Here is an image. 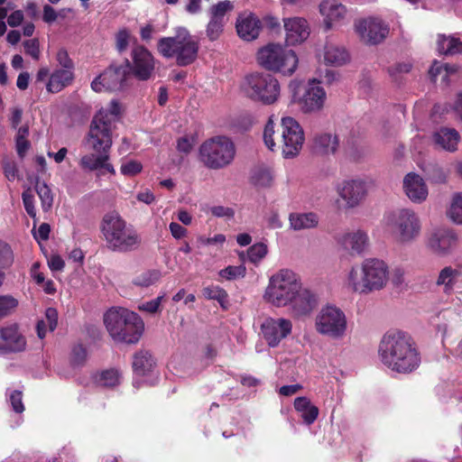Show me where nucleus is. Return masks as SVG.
Listing matches in <instances>:
<instances>
[{
  "instance_id": "nucleus-1",
  "label": "nucleus",
  "mask_w": 462,
  "mask_h": 462,
  "mask_svg": "<svg viewBox=\"0 0 462 462\" xmlns=\"http://www.w3.org/2000/svg\"><path fill=\"white\" fill-rule=\"evenodd\" d=\"M120 117L121 106L116 100H112L94 116L86 138V145L94 152L81 157V168L93 171L101 169L104 161L109 160V151L113 144L112 131Z\"/></svg>"
},
{
  "instance_id": "nucleus-2",
  "label": "nucleus",
  "mask_w": 462,
  "mask_h": 462,
  "mask_svg": "<svg viewBox=\"0 0 462 462\" xmlns=\"http://www.w3.org/2000/svg\"><path fill=\"white\" fill-rule=\"evenodd\" d=\"M378 355L386 367L401 374L412 372L420 363L411 337L401 330L384 334L379 344Z\"/></svg>"
},
{
  "instance_id": "nucleus-3",
  "label": "nucleus",
  "mask_w": 462,
  "mask_h": 462,
  "mask_svg": "<svg viewBox=\"0 0 462 462\" xmlns=\"http://www.w3.org/2000/svg\"><path fill=\"white\" fill-rule=\"evenodd\" d=\"M388 281V264L379 258H367L350 269L346 275V287L353 292L367 295L383 289Z\"/></svg>"
},
{
  "instance_id": "nucleus-4",
  "label": "nucleus",
  "mask_w": 462,
  "mask_h": 462,
  "mask_svg": "<svg viewBox=\"0 0 462 462\" xmlns=\"http://www.w3.org/2000/svg\"><path fill=\"white\" fill-rule=\"evenodd\" d=\"M100 229L106 247L112 252H132L142 243L139 233L116 211L103 217Z\"/></svg>"
},
{
  "instance_id": "nucleus-5",
  "label": "nucleus",
  "mask_w": 462,
  "mask_h": 462,
  "mask_svg": "<svg viewBox=\"0 0 462 462\" xmlns=\"http://www.w3.org/2000/svg\"><path fill=\"white\" fill-rule=\"evenodd\" d=\"M382 224L393 241L400 246L411 245L419 239L422 232L420 216L410 208H399L386 212Z\"/></svg>"
},
{
  "instance_id": "nucleus-6",
  "label": "nucleus",
  "mask_w": 462,
  "mask_h": 462,
  "mask_svg": "<svg viewBox=\"0 0 462 462\" xmlns=\"http://www.w3.org/2000/svg\"><path fill=\"white\" fill-rule=\"evenodd\" d=\"M104 323L111 336L117 342L136 343L143 330L140 316L125 308H111L104 315Z\"/></svg>"
},
{
  "instance_id": "nucleus-7",
  "label": "nucleus",
  "mask_w": 462,
  "mask_h": 462,
  "mask_svg": "<svg viewBox=\"0 0 462 462\" xmlns=\"http://www.w3.org/2000/svg\"><path fill=\"white\" fill-rule=\"evenodd\" d=\"M239 91L244 97L253 102L271 106L280 99L281 85L272 74L254 71L242 79Z\"/></svg>"
},
{
  "instance_id": "nucleus-8",
  "label": "nucleus",
  "mask_w": 462,
  "mask_h": 462,
  "mask_svg": "<svg viewBox=\"0 0 462 462\" xmlns=\"http://www.w3.org/2000/svg\"><path fill=\"white\" fill-rule=\"evenodd\" d=\"M158 51L163 57L174 58L179 66H187L196 60L199 44L186 28L180 27L175 36L159 41Z\"/></svg>"
},
{
  "instance_id": "nucleus-9",
  "label": "nucleus",
  "mask_w": 462,
  "mask_h": 462,
  "mask_svg": "<svg viewBox=\"0 0 462 462\" xmlns=\"http://www.w3.org/2000/svg\"><path fill=\"white\" fill-rule=\"evenodd\" d=\"M300 284V278L296 273L282 269L270 277L263 299L274 307H287Z\"/></svg>"
},
{
  "instance_id": "nucleus-10",
  "label": "nucleus",
  "mask_w": 462,
  "mask_h": 462,
  "mask_svg": "<svg viewBox=\"0 0 462 462\" xmlns=\"http://www.w3.org/2000/svg\"><path fill=\"white\" fill-rule=\"evenodd\" d=\"M291 103L298 105L305 114L320 111L327 100V93L316 79H309L306 83L293 79L289 83Z\"/></svg>"
},
{
  "instance_id": "nucleus-11",
  "label": "nucleus",
  "mask_w": 462,
  "mask_h": 462,
  "mask_svg": "<svg viewBox=\"0 0 462 462\" xmlns=\"http://www.w3.org/2000/svg\"><path fill=\"white\" fill-rule=\"evenodd\" d=\"M257 61L267 70L291 76L298 68L299 58L294 51L282 44L269 43L258 51Z\"/></svg>"
},
{
  "instance_id": "nucleus-12",
  "label": "nucleus",
  "mask_w": 462,
  "mask_h": 462,
  "mask_svg": "<svg viewBox=\"0 0 462 462\" xmlns=\"http://www.w3.org/2000/svg\"><path fill=\"white\" fill-rule=\"evenodd\" d=\"M235 156V143L225 135L209 138L199 147L200 161L208 169H223L232 163Z\"/></svg>"
},
{
  "instance_id": "nucleus-13",
  "label": "nucleus",
  "mask_w": 462,
  "mask_h": 462,
  "mask_svg": "<svg viewBox=\"0 0 462 462\" xmlns=\"http://www.w3.org/2000/svg\"><path fill=\"white\" fill-rule=\"evenodd\" d=\"M315 328L322 336L341 339L346 336L347 320L345 312L333 304L323 306L315 318Z\"/></svg>"
},
{
  "instance_id": "nucleus-14",
  "label": "nucleus",
  "mask_w": 462,
  "mask_h": 462,
  "mask_svg": "<svg viewBox=\"0 0 462 462\" xmlns=\"http://www.w3.org/2000/svg\"><path fill=\"white\" fill-rule=\"evenodd\" d=\"M282 125V154L285 159L297 157L305 142L304 131L300 123L291 116H284Z\"/></svg>"
},
{
  "instance_id": "nucleus-15",
  "label": "nucleus",
  "mask_w": 462,
  "mask_h": 462,
  "mask_svg": "<svg viewBox=\"0 0 462 462\" xmlns=\"http://www.w3.org/2000/svg\"><path fill=\"white\" fill-rule=\"evenodd\" d=\"M354 31L365 44L376 45L386 39L390 27L379 16H366L355 20Z\"/></svg>"
},
{
  "instance_id": "nucleus-16",
  "label": "nucleus",
  "mask_w": 462,
  "mask_h": 462,
  "mask_svg": "<svg viewBox=\"0 0 462 462\" xmlns=\"http://www.w3.org/2000/svg\"><path fill=\"white\" fill-rule=\"evenodd\" d=\"M458 243L457 234L446 226L431 228L425 236V246L433 254L448 256L457 248Z\"/></svg>"
},
{
  "instance_id": "nucleus-17",
  "label": "nucleus",
  "mask_w": 462,
  "mask_h": 462,
  "mask_svg": "<svg viewBox=\"0 0 462 462\" xmlns=\"http://www.w3.org/2000/svg\"><path fill=\"white\" fill-rule=\"evenodd\" d=\"M319 302V295L314 291L303 287L301 283L287 307L294 319H301L310 317Z\"/></svg>"
},
{
  "instance_id": "nucleus-18",
  "label": "nucleus",
  "mask_w": 462,
  "mask_h": 462,
  "mask_svg": "<svg viewBox=\"0 0 462 462\" xmlns=\"http://www.w3.org/2000/svg\"><path fill=\"white\" fill-rule=\"evenodd\" d=\"M370 183L365 179L344 180L337 187V192L345 201L346 208H355L365 200Z\"/></svg>"
},
{
  "instance_id": "nucleus-19",
  "label": "nucleus",
  "mask_w": 462,
  "mask_h": 462,
  "mask_svg": "<svg viewBox=\"0 0 462 462\" xmlns=\"http://www.w3.org/2000/svg\"><path fill=\"white\" fill-rule=\"evenodd\" d=\"M319 12L327 30L339 29L348 22V9L338 0H322Z\"/></svg>"
},
{
  "instance_id": "nucleus-20",
  "label": "nucleus",
  "mask_w": 462,
  "mask_h": 462,
  "mask_svg": "<svg viewBox=\"0 0 462 462\" xmlns=\"http://www.w3.org/2000/svg\"><path fill=\"white\" fill-rule=\"evenodd\" d=\"M292 331V322L285 318H267L261 325L263 337L271 347L279 346Z\"/></svg>"
},
{
  "instance_id": "nucleus-21",
  "label": "nucleus",
  "mask_w": 462,
  "mask_h": 462,
  "mask_svg": "<svg viewBox=\"0 0 462 462\" xmlns=\"http://www.w3.org/2000/svg\"><path fill=\"white\" fill-rule=\"evenodd\" d=\"M127 69L128 65L125 67L110 66L91 82V88L95 92L122 89L126 79Z\"/></svg>"
},
{
  "instance_id": "nucleus-22",
  "label": "nucleus",
  "mask_w": 462,
  "mask_h": 462,
  "mask_svg": "<svg viewBox=\"0 0 462 462\" xmlns=\"http://www.w3.org/2000/svg\"><path fill=\"white\" fill-rule=\"evenodd\" d=\"M26 345V339L17 325L0 328V356L23 352Z\"/></svg>"
},
{
  "instance_id": "nucleus-23",
  "label": "nucleus",
  "mask_w": 462,
  "mask_h": 462,
  "mask_svg": "<svg viewBox=\"0 0 462 462\" xmlns=\"http://www.w3.org/2000/svg\"><path fill=\"white\" fill-rule=\"evenodd\" d=\"M285 42L289 46H294L305 42L310 33L308 21L302 17L283 18Z\"/></svg>"
},
{
  "instance_id": "nucleus-24",
  "label": "nucleus",
  "mask_w": 462,
  "mask_h": 462,
  "mask_svg": "<svg viewBox=\"0 0 462 462\" xmlns=\"http://www.w3.org/2000/svg\"><path fill=\"white\" fill-rule=\"evenodd\" d=\"M402 189L406 197L413 204H422L428 199V186L424 179L418 173H407L403 178Z\"/></svg>"
},
{
  "instance_id": "nucleus-25",
  "label": "nucleus",
  "mask_w": 462,
  "mask_h": 462,
  "mask_svg": "<svg viewBox=\"0 0 462 462\" xmlns=\"http://www.w3.org/2000/svg\"><path fill=\"white\" fill-rule=\"evenodd\" d=\"M133 72L141 80L148 79L154 69L152 54L143 46H135L132 51Z\"/></svg>"
},
{
  "instance_id": "nucleus-26",
  "label": "nucleus",
  "mask_w": 462,
  "mask_h": 462,
  "mask_svg": "<svg viewBox=\"0 0 462 462\" xmlns=\"http://www.w3.org/2000/svg\"><path fill=\"white\" fill-rule=\"evenodd\" d=\"M338 243L351 255H357L363 254L368 247L369 237L364 230L356 229L344 233Z\"/></svg>"
},
{
  "instance_id": "nucleus-27",
  "label": "nucleus",
  "mask_w": 462,
  "mask_h": 462,
  "mask_svg": "<svg viewBox=\"0 0 462 462\" xmlns=\"http://www.w3.org/2000/svg\"><path fill=\"white\" fill-rule=\"evenodd\" d=\"M155 368V361L148 351H139L134 356L133 369L134 374V386H140V380L152 375Z\"/></svg>"
},
{
  "instance_id": "nucleus-28",
  "label": "nucleus",
  "mask_w": 462,
  "mask_h": 462,
  "mask_svg": "<svg viewBox=\"0 0 462 462\" xmlns=\"http://www.w3.org/2000/svg\"><path fill=\"white\" fill-rule=\"evenodd\" d=\"M434 145L444 151L454 152L460 140L458 132L454 128L441 127L432 134Z\"/></svg>"
},
{
  "instance_id": "nucleus-29",
  "label": "nucleus",
  "mask_w": 462,
  "mask_h": 462,
  "mask_svg": "<svg viewBox=\"0 0 462 462\" xmlns=\"http://www.w3.org/2000/svg\"><path fill=\"white\" fill-rule=\"evenodd\" d=\"M261 29V22L251 14H244L236 20V31L245 41H252L258 37Z\"/></svg>"
},
{
  "instance_id": "nucleus-30",
  "label": "nucleus",
  "mask_w": 462,
  "mask_h": 462,
  "mask_svg": "<svg viewBox=\"0 0 462 462\" xmlns=\"http://www.w3.org/2000/svg\"><path fill=\"white\" fill-rule=\"evenodd\" d=\"M322 56L324 63L333 67L344 66L350 60L347 51L344 47L333 43L325 45Z\"/></svg>"
},
{
  "instance_id": "nucleus-31",
  "label": "nucleus",
  "mask_w": 462,
  "mask_h": 462,
  "mask_svg": "<svg viewBox=\"0 0 462 462\" xmlns=\"http://www.w3.org/2000/svg\"><path fill=\"white\" fill-rule=\"evenodd\" d=\"M319 222V218L314 212H292L289 215L290 228L294 231L315 228Z\"/></svg>"
},
{
  "instance_id": "nucleus-32",
  "label": "nucleus",
  "mask_w": 462,
  "mask_h": 462,
  "mask_svg": "<svg viewBox=\"0 0 462 462\" xmlns=\"http://www.w3.org/2000/svg\"><path fill=\"white\" fill-rule=\"evenodd\" d=\"M73 78V71L70 69H56L50 75L46 89L50 93H58L70 85Z\"/></svg>"
},
{
  "instance_id": "nucleus-33",
  "label": "nucleus",
  "mask_w": 462,
  "mask_h": 462,
  "mask_svg": "<svg viewBox=\"0 0 462 462\" xmlns=\"http://www.w3.org/2000/svg\"><path fill=\"white\" fill-rule=\"evenodd\" d=\"M294 409L300 413L303 422L311 425L318 419L319 411L307 397H297L294 400Z\"/></svg>"
},
{
  "instance_id": "nucleus-34",
  "label": "nucleus",
  "mask_w": 462,
  "mask_h": 462,
  "mask_svg": "<svg viewBox=\"0 0 462 462\" xmlns=\"http://www.w3.org/2000/svg\"><path fill=\"white\" fill-rule=\"evenodd\" d=\"M460 275L461 272L459 269L452 266H446L440 270L436 284L438 286H441L446 294H451L455 291L456 284Z\"/></svg>"
},
{
  "instance_id": "nucleus-35",
  "label": "nucleus",
  "mask_w": 462,
  "mask_h": 462,
  "mask_svg": "<svg viewBox=\"0 0 462 462\" xmlns=\"http://www.w3.org/2000/svg\"><path fill=\"white\" fill-rule=\"evenodd\" d=\"M58 324V311L54 308H48L44 317L37 322L36 330L39 338L43 339L48 332H52Z\"/></svg>"
},
{
  "instance_id": "nucleus-36",
  "label": "nucleus",
  "mask_w": 462,
  "mask_h": 462,
  "mask_svg": "<svg viewBox=\"0 0 462 462\" xmlns=\"http://www.w3.org/2000/svg\"><path fill=\"white\" fill-rule=\"evenodd\" d=\"M337 137L332 134L322 133L314 138V149L319 153L332 154L337 151Z\"/></svg>"
},
{
  "instance_id": "nucleus-37",
  "label": "nucleus",
  "mask_w": 462,
  "mask_h": 462,
  "mask_svg": "<svg viewBox=\"0 0 462 462\" xmlns=\"http://www.w3.org/2000/svg\"><path fill=\"white\" fill-rule=\"evenodd\" d=\"M437 45L441 54L455 55L462 52V42L455 36L439 34Z\"/></svg>"
},
{
  "instance_id": "nucleus-38",
  "label": "nucleus",
  "mask_w": 462,
  "mask_h": 462,
  "mask_svg": "<svg viewBox=\"0 0 462 462\" xmlns=\"http://www.w3.org/2000/svg\"><path fill=\"white\" fill-rule=\"evenodd\" d=\"M162 278V273L158 269H149L135 275L132 283L139 288H149L156 285Z\"/></svg>"
},
{
  "instance_id": "nucleus-39",
  "label": "nucleus",
  "mask_w": 462,
  "mask_h": 462,
  "mask_svg": "<svg viewBox=\"0 0 462 462\" xmlns=\"http://www.w3.org/2000/svg\"><path fill=\"white\" fill-rule=\"evenodd\" d=\"M14 263V253L11 246L0 240V286L4 283L5 278V270Z\"/></svg>"
},
{
  "instance_id": "nucleus-40",
  "label": "nucleus",
  "mask_w": 462,
  "mask_h": 462,
  "mask_svg": "<svg viewBox=\"0 0 462 462\" xmlns=\"http://www.w3.org/2000/svg\"><path fill=\"white\" fill-rule=\"evenodd\" d=\"M121 374L116 369L102 371L95 376L97 384L103 387L113 388L120 383Z\"/></svg>"
},
{
  "instance_id": "nucleus-41",
  "label": "nucleus",
  "mask_w": 462,
  "mask_h": 462,
  "mask_svg": "<svg viewBox=\"0 0 462 462\" xmlns=\"http://www.w3.org/2000/svg\"><path fill=\"white\" fill-rule=\"evenodd\" d=\"M234 8L233 3L229 0L220 1L216 5H213L209 9L210 19L220 22L222 23H226V15L228 12Z\"/></svg>"
},
{
  "instance_id": "nucleus-42",
  "label": "nucleus",
  "mask_w": 462,
  "mask_h": 462,
  "mask_svg": "<svg viewBox=\"0 0 462 462\" xmlns=\"http://www.w3.org/2000/svg\"><path fill=\"white\" fill-rule=\"evenodd\" d=\"M203 296L208 300H216L223 309L228 307V296L226 291L219 286L211 285L202 291Z\"/></svg>"
},
{
  "instance_id": "nucleus-43",
  "label": "nucleus",
  "mask_w": 462,
  "mask_h": 462,
  "mask_svg": "<svg viewBox=\"0 0 462 462\" xmlns=\"http://www.w3.org/2000/svg\"><path fill=\"white\" fill-rule=\"evenodd\" d=\"M448 216L455 224L462 225V192L453 195Z\"/></svg>"
},
{
  "instance_id": "nucleus-44",
  "label": "nucleus",
  "mask_w": 462,
  "mask_h": 462,
  "mask_svg": "<svg viewBox=\"0 0 462 462\" xmlns=\"http://www.w3.org/2000/svg\"><path fill=\"white\" fill-rule=\"evenodd\" d=\"M36 192L41 199L42 208L44 211H48L53 202V196L51 189L44 182L37 181L35 185Z\"/></svg>"
},
{
  "instance_id": "nucleus-45",
  "label": "nucleus",
  "mask_w": 462,
  "mask_h": 462,
  "mask_svg": "<svg viewBox=\"0 0 462 462\" xmlns=\"http://www.w3.org/2000/svg\"><path fill=\"white\" fill-rule=\"evenodd\" d=\"M267 253V245L263 243H257L248 248L247 259L253 263H258L266 256Z\"/></svg>"
},
{
  "instance_id": "nucleus-46",
  "label": "nucleus",
  "mask_w": 462,
  "mask_h": 462,
  "mask_svg": "<svg viewBox=\"0 0 462 462\" xmlns=\"http://www.w3.org/2000/svg\"><path fill=\"white\" fill-rule=\"evenodd\" d=\"M28 134V127L22 126L18 129L16 135V150L20 157H23L30 147V143L27 140Z\"/></svg>"
},
{
  "instance_id": "nucleus-47",
  "label": "nucleus",
  "mask_w": 462,
  "mask_h": 462,
  "mask_svg": "<svg viewBox=\"0 0 462 462\" xmlns=\"http://www.w3.org/2000/svg\"><path fill=\"white\" fill-rule=\"evenodd\" d=\"M18 306V300L11 295L0 296V319L10 315Z\"/></svg>"
},
{
  "instance_id": "nucleus-48",
  "label": "nucleus",
  "mask_w": 462,
  "mask_h": 462,
  "mask_svg": "<svg viewBox=\"0 0 462 462\" xmlns=\"http://www.w3.org/2000/svg\"><path fill=\"white\" fill-rule=\"evenodd\" d=\"M255 185L260 187L270 186L273 181V174L268 169H258L252 177Z\"/></svg>"
},
{
  "instance_id": "nucleus-49",
  "label": "nucleus",
  "mask_w": 462,
  "mask_h": 462,
  "mask_svg": "<svg viewBox=\"0 0 462 462\" xmlns=\"http://www.w3.org/2000/svg\"><path fill=\"white\" fill-rule=\"evenodd\" d=\"M246 269L241 264L238 266L229 265L226 268L221 270L218 274L221 278L226 280H235L236 278L244 277L245 275Z\"/></svg>"
},
{
  "instance_id": "nucleus-50",
  "label": "nucleus",
  "mask_w": 462,
  "mask_h": 462,
  "mask_svg": "<svg viewBox=\"0 0 462 462\" xmlns=\"http://www.w3.org/2000/svg\"><path fill=\"white\" fill-rule=\"evenodd\" d=\"M165 297V293L159 295L153 300L142 302L138 305V310L140 311L147 312L149 314H155L160 310L162 302Z\"/></svg>"
},
{
  "instance_id": "nucleus-51",
  "label": "nucleus",
  "mask_w": 462,
  "mask_h": 462,
  "mask_svg": "<svg viewBox=\"0 0 462 462\" xmlns=\"http://www.w3.org/2000/svg\"><path fill=\"white\" fill-rule=\"evenodd\" d=\"M143 170V165L140 162L135 160H128L121 164L120 171L123 175L133 177L140 173Z\"/></svg>"
},
{
  "instance_id": "nucleus-52",
  "label": "nucleus",
  "mask_w": 462,
  "mask_h": 462,
  "mask_svg": "<svg viewBox=\"0 0 462 462\" xmlns=\"http://www.w3.org/2000/svg\"><path fill=\"white\" fill-rule=\"evenodd\" d=\"M275 134V129H274V122L273 120V117L271 116L269 120L267 121L264 130H263V141L266 145V147L273 151L276 147V143L274 142V136Z\"/></svg>"
},
{
  "instance_id": "nucleus-53",
  "label": "nucleus",
  "mask_w": 462,
  "mask_h": 462,
  "mask_svg": "<svg viewBox=\"0 0 462 462\" xmlns=\"http://www.w3.org/2000/svg\"><path fill=\"white\" fill-rule=\"evenodd\" d=\"M70 9H62L59 13L55 11V9L50 5H45L43 6V14L42 20L46 23H52L57 20L59 16L65 17L66 12H69Z\"/></svg>"
},
{
  "instance_id": "nucleus-54",
  "label": "nucleus",
  "mask_w": 462,
  "mask_h": 462,
  "mask_svg": "<svg viewBox=\"0 0 462 462\" xmlns=\"http://www.w3.org/2000/svg\"><path fill=\"white\" fill-rule=\"evenodd\" d=\"M225 23L209 19L207 25L206 34L210 41H216L221 35Z\"/></svg>"
},
{
  "instance_id": "nucleus-55",
  "label": "nucleus",
  "mask_w": 462,
  "mask_h": 462,
  "mask_svg": "<svg viewBox=\"0 0 462 462\" xmlns=\"http://www.w3.org/2000/svg\"><path fill=\"white\" fill-rule=\"evenodd\" d=\"M26 54L30 55L33 60L40 59V43L38 39L27 40L23 42Z\"/></svg>"
},
{
  "instance_id": "nucleus-56",
  "label": "nucleus",
  "mask_w": 462,
  "mask_h": 462,
  "mask_svg": "<svg viewBox=\"0 0 462 462\" xmlns=\"http://www.w3.org/2000/svg\"><path fill=\"white\" fill-rule=\"evenodd\" d=\"M130 42V33L127 30H120L116 35V46L119 52L125 51Z\"/></svg>"
},
{
  "instance_id": "nucleus-57",
  "label": "nucleus",
  "mask_w": 462,
  "mask_h": 462,
  "mask_svg": "<svg viewBox=\"0 0 462 462\" xmlns=\"http://www.w3.org/2000/svg\"><path fill=\"white\" fill-rule=\"evenodd\" d=\"M23 202L27 214L31 217L34 218L36 217V210L34 208V197L30 189L25 190L23 193Z\"/></svg>"
},
{
  "instance_id": "nucleus-58",
  "label": "nucleus",
  "mask_w": 462,
  "mask_h": 462,
  "mask_svg": "<svg viewBox=\"0 0 462 462\" xmlns=\"http://www.w3.org/2000/svg\"><path fill=\"white\" fill-rule=\"evenodd\" d=\"M9 401L15 412L22 413L24 411L22 393L20 391H12L9 394Z\"/></svg>"
},
{
  "instance_id": "nucleus-59",
  "label": "nucleus",
  "mask_w": 462,
  "mask_h": 462,
  "mask_svg": "<svg viewBox=\"0 0 462 462\" xmlns=\"http://www.w3.org/2000/svg\"><path fill=\"white\" fill-rule=\"evenodd\" d=\"M198 242L202 245H222L226 242V236L222 234H217L213 237H206L204 236H199L198 237Z\"/></svg>"
},
{
  "instance_id": "nucleus-60",
  "label": "nucleus",
  "mask_w": 462,
  "mask_h": 462,
  "mask_svg": "<svg viewBox=\"0 0 462 462\" xmlns=\"http://www.w3.org/2000/svg\"><path fill=\"white\" fill-rule=\"evenodd\" d=\"M265 222L268 228L278 229L282 226V221L277 212L272 211L265 217Z\"/></svg>"
},
{
  "instance_id": "nucleus-61",
  "label": "nucleus",
  "mask_w": 462,
  "mask_h": 462,
  "mask_svg": "<svg viewBox=\"0 0 462 462\" xmlns=\"http://www.w3.org/2000/svg\"><path fill=\"white\" fill-rule=\"evenodd\" d=\"M213 216L217 217H227L231 218L235 215L233 208L224 206H214L210 209Z\"/></svg>"
},
{
  "instance_id": "nucleus-62",
  "label": "nucleus",
  "mask_w": 462,
  "mask_h": 462,
  "mask_svg": "<svg viewBox=\"0 0 462 462\" xmlns=\"http://www.w3.org/2000/svg\"><path fill=\"white\" fill-rule=\"evenodd\" d=\"M169 229L171 236L178 240L184 238L188 235V230L177 222L170 223Z\"/></svg>"
},
{
  "instance_id": "nucleus-63",
  "label": "nucleus",
  "mask_w": 462,
  "mask_h": 462,
  "mask_svg": "<svg viewBox=\"0 0 462 462\" xmlns=\"http://www.w3.org/2000/svg\"><path fill=\"white\" fill-rule=\"evenodd\" d=\"M57 60L59 64L62 67L61 69H73V62L69 57L68 52L65 50H60L57 53Z\"/></svg>"
},
{
  "instance_id": "nucleus-64",
  "label": "nucleus",
  "mask_w": 462,
  "mask_h": 462,
  "mask_svg": "<svg viewBox=\"0 0 462 462\" xmlns=\"http://www.w3.org/2000/svg\"><path fill=\"white\" fill-rule=\"evenodd\" d=\"M48 266L53 272H60L63 270L65 263L60 255L52 254L48 258Z\"/></svg>"
}]
</instances>
